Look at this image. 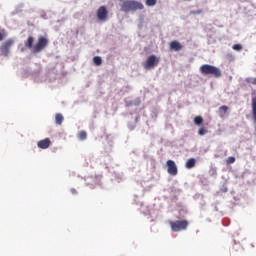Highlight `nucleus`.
<instances>
[{
  "instance_id": "f257e3e1",
  "label": "nucleus",
  "mask_w": 256,
  "mask_h": 256,
  "mask_svg": "<svg viewBox=\"0 0 256 256\" xmlns=\"http://www.w3.org/2000/svg\"><path fill=\"white\" fill-rule=\"evenodd\" d=\"M35 38L33 36H29L27 40L24 42L26 49H30L32 53H41L43 49H45L49 45V40L43 36L38 38V41L35 45Z\"/></svg>"
},
{
  "instance_id": "f03ea898",
  "label": "nucleus",
  "mask_w": 256,
  "mask_h": 256,
  "mask_svg": "<svg viewBox=\"0 0 256 256\" xmlns=\"http://www.w3.org/2000/svg\"><path fill=\"white\" fill-rule=\"evenodd\" d=\"M142 9H145L143 3L135 0H127L121 4V11L124 13H129L131 11H142Z\"/></svg>"
},
{
  "instance_id": "7ed1b4c3",
  "label": "nucleus",
  "mask_w": 256,
  "mask_h": 256,
  "mask_svg": "<svg viewBox=\"0 0 256 256\" xmlns=\"http://www.w3.org/2000/svg\"><path fill=\"white\" fill-rule=\"evenodd\" d=\"M200 73H202V75H211L216 79H219V77H221V69L209 64L202 65L200 67Z\"/></svg>"
},
{
  "instance_id": "20e7f679",
  "label": "nucleus",
  "mask_w": 256,
  "mask_h": 256,
  "mask_svg": "<svg viewBox=\"0 0 256 256\" xmlns=\"http://www.w3.org/2000/svg\"><path fill=\"white\" fill-rule=\"evenodd\" d=\"M170 227L174 233H179V231H185L189 227V222L187 220L171 221Z\"/></svg>"
},
{
  "instance_id": "39448f33",
  "label": "nucleus",
  "mask_w": 256,
  "mask_h": 256,
  "mask_svg": "<svg viewBox=\"0 0 256 256\" xmlns=\"http://www.w3.org/2000/svg\"><path fill=\"white\" fill-rule=\"evenodd\" d=\"M13 43H15L13 39H8L5 42H3V44L0 47L1 55H3L4 57H7L9 55V49L13 47Z\"/></svg>"
},
{
  "instance_id": "423d86ee",
  "label": "nucleus",
  "mask_w": 256,
  "mask_h": 256,
  "mask_svg": "<svg viewBox=\"0 0 256 256\" xmlns=\"http://www.w3.org/2000/svg\"><path fill=\"white\" fill-rule=\"evenodd\" d=\"M157 65H159V60H158L157 56L151 55L147 58V60L144 64V68L153 69V67H157Z\"/></svg>"
},
{
  "instance_id": "0eeeda50",
  "label": "nucleus",
  "mask_w": 256,
  "mask_h": 256,
  "mask_svg": "<svg viewBox=\"0 0 256 256\" xmlns=\"http://www.w3.org/2000/svg\"><path fill=\"white\" fill-rule=\"evenodd\" d=\"M166 166H167V172L169 173V175H172V177H175V175L179 173V170L177 169V164H175V161L168 160L166 162Z\"/></svg>"
},
{
  "instance_id": "6e6552de",
  "label": "nucleus",
  "mask_w": 256,
  "mask_h": 256,
  "mask_svg": "<svg viewBox=\"0 0 256 256\" xmlns=\"http://www.w3.org/2000/svg\"><path fill=\"white\" fill-rule=\"evenodd\" d=\"M109 12L107 11V7L101 6L97 11V17L99 21H106Z\"/></svg>"
},
{
  "instance_id": "1a4fd4ad",
  "label": "nucleus",
  "mask_w": 256,
  "mask_h": 256,
  "mask_svg": "<svg viewBox=\"0 0 256 256\" xmlns=\"http://www.w3.org/2000/svg\"><path fill=\"white\" fill-rule=\"evenodd\" d=\"M39 149H49L51 147V139L45 138L37 142Z\"/></svg>"
},
{
  "instance_id": "9d476101",
  "label": "nucleus",
  "mask_w": 256,
  "mask_h": 256,
  "mask_svg": "<svg viewBox=\"0 0 256 256\" xmlns=\"http://www.w3.org/2000/svg\"><path fill=\"white\" fill-rule=\"evenodd\" d=\"M170 49H171V51H181V49H183V45H181V43H179V41L174 40V41L170 42Z\"/></svg>"
},
{
  "instance_id": "9b49d317",
  "label": "nucleus",
  "mask_w": 256,
  "mask_h": 256,
  "mask_svg": "<svg viewBox=\"0 0 256 256\" xmlns=\"http://www.w3.org/2000/svg\"><path fill=\"white\" fill-rule=\"evenodd\" d=\"M196 163L197 161L195 160V158H190L186 161L185 167L186 169H193Z\"/></svg>"
},
{
  "instance_id": "f8f14e48",
  "label": "nucleus",
  "mask_w": 256,
  "mask_h": 256,
  "mask_svg": "<svg viewBox=\"0 0 256 256\" xmlns=\"http://www.w3.org/2000/svg\"><path fill=\"white\" fill-rule=\"evenodd\" d=\"M64 117L62 114L58 113L55 115V123L56 125H63Z\"/></svg>"
},
{
  "instance_id": "ddd939ff",
  "label": "nucleus",
  "mask_w": 256,
  "mask_h": 256,
  "mask_svg": "<svg viewBox=\"0 0 256 256\" xmlns=\"http://www.w3.org/2000/svg\"><path fill=\"white\" fill-rule=\"evenodd\" d=\"M227 111H229V107L221 106L219 108V115H220V117H223V115H225V113H227Z\"/></svg>"
},
{
  "instance_id": "4468645a",
  "label": "nucleus",
  "mask_w": 256,
  "mask_h": 256,
  "mask_svg": "<svg viewBox=\"0 0 256 256\" xmlns=\"http://www.w3.org/2000/svg\"><path fill=\"white\" fill-rule=\"evenodd\" d=\"M93 62H94V64H95L97 67H99V65H102L103 60L101 59V57L95 56V57L93 58Z\"/></svg>"
},
{
  "instance_id": "2eb2a0df",
  "label": "nucleus",
  "mask_w": 256,
  "mask_h": 256,
  "mask_svg": "<svg viewBox=\"0 0 256 256\" xmlns=\"http://www.w3.org/2000/svg\"><path fill=\"white\" fill-rule=\"evenodd\" d=\"M78 138L80 139V141H85V139H87V132H85V131L79 132Z\"/></svg>"
},
{
  "instance_id": "dca6fc26",
  "label": "nucleus",
  "mask_w": 256,
  "mask_h": 256,
  "mask_svg": "<svg viewBox=\"0 0 256 256\" xmlns=\"http://www.w3.org/2000/svg\"><path fill=\"white\" fill-rule=\"evenodd\" d=\"M201 124H203V117H201V116H196V117L194 118V125H201Z\"/></svg>"
},
{
  "instance_id": "f3484780",
  "label": "nucleus",
  "mask_w": 256,
  "mask_h": 256,
  "mask_svg": "<svg viewBox=\"0 0 256 256\" xmlns=\"http://www.w3.org/2000/svg\"><path fill=\"white\" fill-rule=\"evenodd\" d=\"M146 5L148 7H153V6L157 5V0H146Z\"/></svg>"
},
{
  "instance_id": "a211bd4d",
  "label": "nucleus",
  "mask_w": 256,
  "mask_h": 256,
  "mask_svg": "<svg viewBox=\"0 0 256 256\" xmlns=\"http://www.w3.org/2000/svg\"><path fill=\"white\" fill-rule=\"evenodd\" d=\"M226 163L227 165H233V163H235V157L233 156L228 157L226 160Z\"/></svg>"
},
{
  "instance_id": "6ab92c4d",
  "label": "nucleus",
  "mask_w": 256,
  "mask_h": 256,
  "mask_svg": "<svg viewBox=\"0 0 256 256\" xmlns=\"http://www.w3.org/2000/svg\"><path fill=\"white\" fill-rule=\"evenodd\" d=\"M232 49H234V51H241V49H243V46H241V44H235L233 45Z\"/></svg>"
},
{
  "instance_id": "aec40b11",
  "label": "nucleus",
  "mask_w": 256,
  "mask_h": 256,
  "mask_svg": "<svg viewBox=\"0 0 256 256\" xmlns=\"http://www.w3.org/2000/svg\"><path fill=\"white\" fill-rule=\"evenodd\" d=\"M205 133H207V129H205V127H202L198 130V135L200 136L205 135Z\"/></svg>"
},
{
  "instance_id": "412c9836",
  "label": "nucleus",
  "mask_w": 256,
  "mask_h": 256,
  "mask_svg": "<svg viewBox=\"0 0 256 256\" xmlns=\"http://www.w3.org/2000/svg\"><path fill=\"white\" fill-rule=\"evenodd\" d=\"M5 39V29L0 28V41H3Z\"/></svg>"
},
{
  "instance_id": "4be33fe9",
  "label": "nucleus",
  "mask_w": 256,
  "mask_h": 256,
  "mask_svg": "<svg viewBox=\"0 0 256 256\" xmlns=\"http://www.w3.org/2000/svg\"><path fill=\"white\" fill-rule=\"evenodd\" d=\"M70 191H71L72 195H77V189L71 188Z\"/></svg>"
},
{
  "instance_id": "5701e85b",
  "label": "nucleus",
  "mask_w": 256,
  "mask_h": 256,
  "mask_svg": "<svg viewBox=\"0 0 256 256\" xmlns=\"http://www.w3.org/2000/svg\"><path fill=\"white\" fill-rule=\"evenodd\" d=\"M252 83H253V85H256V79H254V81Z\"/></svg>"
},
{
  "instance_id": "b1692460",
  "label": "nucleus",
  "mask_w": 256,
  "mask_h": 256,
  "mask_svg": "<svg viewBox=\"0 0 256 256\" xmlns=\"http://www.w3.org/2000/svg\"><path fill=\"white\" fill-rule=\"evenodd\" d=\"M21 51H22V52L25 51V48H22Z\"/></svg>"
}]
</instances>
